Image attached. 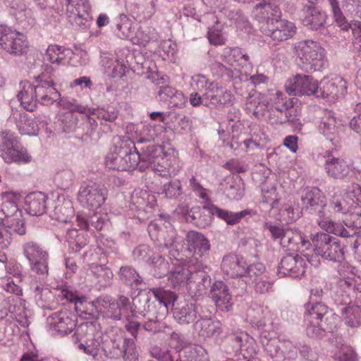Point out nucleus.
Returning <instances> with one entry per match:
<instances>
[{
	"mask_svg": "<svg viewBox=\"0 0 361 361\" xmlns=\"http://www.w3.org/2000/svg\"><path fill=\"white\" fill-rule=\"evenodd\" d=\"M0 157L8 164L31 161V156L18 142V137L11 130H2L0 134Z\"/></svg>",
	"mask_w": 361,
	"mask_h": 361,
	"instance_id": "20e7f679",
	"label": "nucleus"
},
{
	"mask_svg": "<svg viewBox=\"0 0 361 361\" xmlns=\"http://www.w3.org/2000/svg\"><path fill=\"white\" fill-rule=\"evenodd\" d=\"M261 32L279 43L292 38L296 33L295 24L286 19L276 18L271 23L260 25Z\"/></svg>",
	"mask_w": 361,
	"mask_h": 361,
	"instance_id": "9d476101",
	"label": "nucleus"
},
{
	"mask_svg": "<svg viewBox=\"0 0 361 361\" xmlns=\"http://www.w3.org/2000/svg\"><path fill=\"white\" fill-rule=\"evenodd\" d=\"M78 331H80L81 334H84L83 342L79 345L80 348L88 355H96L100 343L99 325L96 322H85L79 326Z\"/></svg>",
	"mask_w": 361,
	"mask_h": 361,
	"instance_id": "2eb2a0df",
	"label": "nucleus"
},
{
	"mask_svg": "<svg viewBox=\"0 0 361 361\" xmlns=\"http://www.w3.org/2000/svg\"><path fill=\"white\" fill-rule=\"evenodd\" d=\"M0 47L11 54L20 55L27 48V38L11 27L0 25Z\"/></svg>",
	"mask_w": 361,
	"mask_h": 361,
	"instance_id": "0eeeda50",
	"label": "nucleus"
},
{
	"mask_svg": "<svg viewBox=\"0 0 361 361\" xmlns=\"http://www.w3.org/2000/svg\"><path fill=\"white\" fill-rule=\"evenodd\" d=\"M61 105L63 109H67L71 112H78V113H85V108L80 105L77 100L71 99V100H62Z\"/></svg>",
	"mask_w": 361,
	"mask_h": 361,
	"instance_id": "4d7b16f0",
	"label": "nucleus"
},
{
	"mask_svg": "<svg viewBox=\"0 0 361 361\" xmlns=\"http://www.w3.org/2000/svg\"><path fill=\"white\" fill-rule=\"evenodd\" d=\"M151 291L155 299L159 302V305L164 306L166 311L168 310V307L171 302L176 304V295L173 292L162 288H153Z\"/></svg>",
	"mask_w": 361,
	"mask_h": 361,
	"instance_id": "49530a36",
	"label": "nucleus"
},
{
	"mask_svg": "<svg viewBox=\"0 0 361 361\" xmlns=\"http://www.w3.org/2000/svg\"><path fill=\"white\" fill-rule=\"evenodd\" d=\"M181 361H210L207 351L201 345H190L183 349Z\"/></svg>",
	"mask_w": 361,
	"mask_h": 361,
	"instance_id": "4c0bfd02",
	"label": "nucleus"
},
{
	"mask_svg": "<svg viewBox=\"0 0 361 361\" xmlns=\"http://www.w3.org/2000/svg\"><path fill=\"white\" fill-rule=\"evenodd\" d=\"M107 196L106 188L94 184H83L78 191V200L83 207L95 211L105 202Z\"/></svg>",
	"mask_w": 361,
	"mask_h": 361,
	"instance_id": "1a4fd4ad",
	"label": "nucleus"
},
{
	"mask_svg": "<svg viewBox=\"0 0 361 361\" xmlns=\"http://www.w3.org/2000/svg\"><path fill=\"white\" fill-rule=\"evenodd\" d=\"M338 152L336 149H334L331 151H326L324 155V169L329 176L336 178L338 169Z\"/></svg>",
	"mask_w": 361,
	"mask_h": 361,
	"instance_id": "79ce46f5",
	"label": "nucleus"
},
{
	"mask_svg": "<svg viewBox=\"0 0 361 361\" xmlns=\"http://www.w3.org/2000/svg\"><path fill=\"white\" fill-rule=\"evenodd\" d=\"M283 145L292 152H296L298 147V137L296 135H288L283 140Z\"/></svg>",
	"mask_w": 361,
	"mask_h": 361,
	"instance_id": "774afa93",
	"label": "nucleus"
},
{
	"mask_svg": "<svg viewBox=\"0 0 361 361\" xmlns=\"http://www.w3.org/2000/svg\"><path fill=\"white\" fill-rule=\"evenodd\" d=\"M47 196L42 192L27 195L25 200V210L32 216H40L47 210Z\"/></svg>",
	"mask_w": 361,
	"mask_h": 361,
	"instance_id": "393cba45",
	"label": "nucleus"
},
{
	"mask_svg": "<svg viewBox=\"0 0 361 361\" xmlns=\"http://www.w3.org/2000/svg\"><path fill=\"white\" fill-rule=\"evenodd\" d=\"M294 50L302 63L311 70L320 71L326 64L325 50L317 42L300 41L295 44Z\"/></svg>",
	"mask_w": 361,
	"mask_h": 361,
	"instance_id": "39448f33",
	"label": "nucleus"
},
{
	"mask_svg": "<svg viewBox=\"0 0 361 361\" xmlns=\"http://www.w3.org/2000/svg\"><path fill=\"white\" fill-rule=\"evenodd\" d=\"M210 295L216 305L222 311L228 312L232 307V296L228 286L221 281H216L212 286Z\"/></svg>",
	"mask_w": 361,
	"mask_h": 361,
	"instance_id": "4be33fe9",
	"label": "nucleus"
},
{
	"mask_svg": "<svg viewBox=\"0 0 361 361\" xmlns=\"http://www.w3.org/2000/svg\"><path fill=\"white\" fill-rule=\"evenodd\" d=\"M36 82L37 84L33 85V87L37 102L48 106L60 98V93L55 88L52 80L44 79V75H42L37 78Z\"/></svg>",
	"mask_w": 361,
	"mask_h": 361,
	"instance_id": "dca6fc26",
	"label": "nucleus"
},
{
	"mask_svg": "<svg viewBox=\"0 0 361 361\" xmlns=\"http://www.w3.org/2000/svg\"><path fill=\"white\" fill-rule=\"evenodd\" d=\"M269 107L270 103L267 96L256 90H252L249 93L245 102L247 114H252L255 118L260 119Z\"/></svg>",
	"mask_w": 361,
	"mask_h": 361,
	"instance_id": "f3484780",
	"label": "nucleus"
},
{
	"mask_svg": "<svg viewBox=\"0 0 361 361\" xmlns=\"http://www.w3.org/2000/svg\"><path fill=\"white\" fill-rule=\"evenodd\" d=\"M1 225L6 228H10L19 235H24L26 232L25 219L23 216L22 212H17L14 216L7 219Z\"/></svg>",
	"mask_w": 361,
	"mask_h": 361,
	"instance_id": "c03bdc74",
	"label": "nucleus"
},
{
	"mask_svg": "<svg viewBox=\"0 0 361 361\" xmlns=\"http://www.w3.org/2000/svg\"><path fill=\"white\" fill-rule=\"evenodd\" d=\"M11 243V233L0 224V251L7 249Z\"/></svg>",
	"mask_w": 361,
	"mask_h": 361,
	"instance_id": "680f3d73",
	"label": "nucleus"
},
{
	"mask_svg": "<svg viewBox=\"0 0 361 361\" xmlns=\"http://www.w3.org/2000/svg\"><path fill=\"white\" fill-rule=\"evenodd\" d=\"M120 278L122 281L129 286H137L142 282L141 276L130 267H122L120 269Z\"/></svg>",
	"mask_w": 361,
	"mask_h": 361,
	"instance_id": "a18cd8bd",
	"label": "nucleus"
},
{
	"mask_svg": "<svg viewBox=\"0 0 361 361\" xmlns=\"http://www.w3.org/2000/svg\"><path fill=\"white\" fill-rule=\"evenodd\" d=\"M131 144L130 140H123L119 145H115L106 157V166L111 169L121 171L135 169L139 162L142 161V154L136 150L135 146L133 150Z\"/></svg>",
	"mask_w": 361,
	"mask_h": 361,
	"instance_id": "f03ea898",
	"label": "nucleus"
},
{
	"mask_svg": "<svg viewBox=\"0 0 361 361\" xmlns=\"http://www.w3.org/2000/svg\"><path fill=\"white\" fill-rule=\"evenodd\" d=\"M154 275L161 278L169 271V263L161 256H154L152 259Z\"/></svg>",
	"mask_w": 361,
	"mask_h": 361,
	"instance_id": "09e8293b",
	"label": "nucleus"
},
{
	"mask_svg": "<svg viewBox=\"0 0 361 361\" xmlns=\"http://www.w3.org/2000/svg\"><path fill=\"white\" fill-rule=\"evenodd\" d=\"M306 267V260L301 256L296 255L295 256L287 255L283 257L279 268L280 273L298 278L304 275Z\"/></svg>",
	"mask_w": 361,
	"mask_h": 361,
	"instance_id": "6ab92c4d",
	"label": "nucleus"
},
{
	"mask_svg": "<svg viewBox=\"0 0 361 361\" xmlns=\"http://www.w3.org/2000/svg\"><path fill=\"white\" fill-rule=\"evenodd\" d=\"M123 359L124 361H138V354L133 343L124 350Z\"/></svg>",
	"mask_w": 361,
	"mask_h": 361,
	"instance_id": "69168bd1",
	"label": "nucleus"
},
{
	"mask_svg": "<svg viewBox=\"0 0 361 361\" xmlns=\"http://www.w3.org/2000/svg\"><path fill=\"white\" fill-rule=\"evenodd\" d=\"M280 15L281 11L275 0H264L262 3L257 4L252 11V16L261 25L271 23V20L279 18Z\"/></svg>",
	"mask_w": 361,
	"mask_h": 361,
	"instance_id": "a211bd4d",
	"label": "nucleus"
},
{
	"mask_svg": "<svg viewBox=\"0 0 361 361\" xmlns=\"http://www.w3.org/2000/svg\"><path fill=\"white\" fill-rule=\"evenodd\" d=\"M340 361H358V357L351 346L342 345L340 347Z\"/></svg>",
	"mask_w": 361,
	"mask_h": 361,
	"instance_id": "6e6d98bb",
	"label": "nucleus"
},
{
	"mask_svg": "<svg viewBox=\"0 0 361 361\" xmlns=\"http://www.w3.org/2000/svg\"><path fill=\"white\" fill-rule=\"evenodd\" d=\"M142 161L149 164L159 176H175L180 169L178 153L166 145H149L142 152Z\"/></svg>",
	"mask_w": 361,
	"mask_h": 361,
	"instance_id": "f257e3e1",
	"label": "nucleus"
},
{
	"mask_svg": "<svg viewBox=\"0 0 361 361\" xmlns=\"http://www.w3.org/2000/svg\"><path fill=\"white\" fill-rule=\"evenodd\" d=\"M207 37L209 42L214 45H222L225 43V38L221 32L214 28L209 29Z\"/></svg>",
	"mask_w": 361,
	"mask_h": 361,
	"instance_id": "13d9d810",
	"label": "nucleus"
},
{
	"mask_svg": "<svg viewBox=\"0 0 361 361\" xmlns=\"http://www.w3.org/2000/svg\"><path fill=\"white\" fill-rule=\"evenodd\" d=\"M199 335L204 338L218 337L222 333V324L218 319H202L195 324Z\"/></svg>",
	"mask_w": 361,
	"mask_h": 361,
	"instance_id": "bb28decb",
	"label": "nucleus"
},
{
	"mask_svg": "<svg viewBox=\"0 0 361 361\" xmlns=\"http://www.w3.org/2000/svg\"><path fill=\"white\" fill-rule=\"evenodd\" d=\"M190 186L192 188V190L202 199L208 200L209 197L207 193L206 189L202 187V185L197 181V180L192 176L190 179Z\"/></svg>",
	"mask_w": 361,
	"mask_h": 361,
	"instance_id": "bf43d9fd",
	"label": "nucleus"
},
{
	"mask_svg": "<svg viewBox=\"0 0 361 361\" xmlns=\"http://www.w3.org/2000/svg\"><path fill=\"white\" fill-rule=\"evenodd\" d=\"M271 107L274 108L281 115L286 111L293 110V101L291 99L284 100L283 94L281 92H276L273 97L268 98Z\"/></svg>",
	"mask_w": 361,
	"mask_h": 361,
	"instance_id": "37998d69",
	"label": "nucleus"
},
{
	"mask_svg": "<svg viewBox=\"0 0 361 361\" xmlns=\"http://www.w3.org/2000/svg\"><path fill=\"white\" fill-rule=\"evenodd\" d=\"M203 99L209 100L212 104H216L220 102L219 96L222 93L223 90L219 89L216 84L210 82L207 88L204 90Z\"/></svg>",
	"mask_w": 361,
	"mask_h": 361,
	"instance_id": "864d4df0",
	"label": "nucleus"
},
{
	"mask_svg": "<svg viewBox=\"0 0 361 361\" xmlns=\"http://www.w3.org/2000/svg\"><path fill=\"white\" fill-rule=\"evenodd\" d=\"M192 80V85H193L194 87L199 91L205 90L210 83L206 77L202 75H197L193 76Z\"/></svg>",
	"mask_w": 361,
	"mask_h": 361,
	"instance_id": "e2e57ef3",
	"label": "nucleus"
},
{
	"mask_svg": "<svg viewBox=\"0 0 361 361\" xmlns=\"http://www.w3.org/2000/svg\"><path fill=\"white\" fill-rule=\"evenodd\" d=\"M151 353L154 357L159 361H174L170 352L167 350H162L161 349L154 348L151 351Z\"/></svg>",
	"mask_w": 361,
	"mask_h": 361,
	"instance_id": "0e129e2a",
	"label": "nucleus"
},
{
	"mask_svg": "<svg viewBox=\"0 0 361 361\" xmlns=\"http://www.w3.org/2000/svg\"><path fill=\"white\" fill-rule=\"evenodd\" d=\"M90 269L101 287H106L111 283L114 275L109 268L104 265L92 264Z\"/></svg>",
	"mask_w": 361,
	"mask_h": 361,
	"instance_id": "a19ab883",
	"label": "nucleus"
},
{
	"mask_svg": "<svg viewBox=\"0 0 361 361\" xmlns=\"http://www.w3.org/2000/svg\"><path fill=\"white\" fill-rule=\"evenodd\" d=\"M347 198L351 201L350 205L354 208H361V186L353 183L348 189Z\"/></svg>",
	"mask_w": 361,
	"mask_h": 361,
	"instance_id": "3c124183",
	"label": "nucleus"
},
{
	"mask_svg": "<svg viewBox=\"0 0 361 361\" xmlns=\"http://www.w3.org/2000/svg\"><path fill=\"white\" fill-rule=\"evenodd\" d=\"M315 252L323 258L336 262L338 258V242L329 233H318L312 238Z\"/></svg>",
	"mask_w": 361,
	"mask_h": 361,
	"instance_id": "4468645a",
	"label": "nucleus"
},
{
	"mask_svg": "<svg viewBox=\"0 0 361 361\" xmlns=\"http://www.w3.org/2000/svg\"><path fill=\"white\" fill-rule=\"evenodd\" d=\"M17 128L22 135H36L39 132L37 122L26 114H20L17 122Z\"/></svg>",
	"mask_w": 361,
	"mask_h": 361,
	"instance_id": "58836bf2",
	"label": "nucleus"
},
{
	"mask_svg": "<svg viewBox=\"0 0 361 361\" xmlns=\"http://www.w3.org/2000/svg\"><path fill=\"white\" fill-rule=\"evenodd\" d=\"M10 298H6L4 295H0V319L5 318L11 310L9 307Z\"/></svg>",
	"mask_w": 361,
	"mask_h": 361,
	"instance_id": "338daca9",
	"label": "nucleus"
},
{
	"mask_svg": "<svg viewBox=\"0 0 361 361\" xmlns=\"http://www.w3.org/2000/svg\"><path fill=\"white\" fill-rule=\"evenodd\" d=\"M223 61L233 66L234 71L239 72V67L243 66L249 60V56L245 54L240 48L226 47L221 55Z\"/></svg>",
	"mask_w": 361,
	"mask_h": 361,
	"instance_id": "cd10ccee",
	"label": "nucleus"
},
{
	"mask_svg": "<svg viewBox=\"0 0 361 361\" xmlns=\"http://www.w3.org/2000/svg\"><path fill=\"white\" fill-rule=\"evenodd\" d=\"M24 256L30 262V269L44 276L48 275V253L35 241H27L23 245Z\"/></svg>",
	"mask_w": 361,
	"mask_h": 361,
	"instance_id": "6e6552de",
	"label": "nucleus"
},
{
	"mask_svg": "<svg viewBox=\"0 0 361 361\" xmlns=\"http://www.w3.org/2000/svg\"><path fill=\"white\" fill-rule=\"evenodd\" d=\"M20 87L21 90L18 94V98L22 106L27 111H34L37 106V99L33 85L25 80L20 82Z\"/></svg>",
	"mask_w": 361,
	"mask_h": 361,
	"instance_id": "7c9ffc66",
	"label": "nucleus"
},
{
	"mask_svg": "<svg viewBox=\"0 0 361 361\" xmlns=\"http://www.w3.org/2000/svg\"><path fill=\"white\" fill-rule=\"evenodd\" d=\"M15 197L16 193L13 192H5L2 193L4 202L0 210V224L5 222L7 219L14 216L17 212H21V211L18 209L16 202L11 200V199Z\"/></svg>",
	"mask_w": 361,
	"mask_h": 361,
	"instance_id": "473e14b6",
	"label": "nucleus"
},
{
	"mask_svg": "<svg viewBox=\"0 0 361 361\" xmlns=\"http://www.w3.org/2000/svg\"><path fill=\"white\" fill-rule=\"evenodd\" d=\"M306 331L309 336L317 338L323 334L326 326L336 319V314L322 302L307 304L305 313Z\"/></svg>",
	"mask_w": 361,
	"mask_h": 361,
	"instance_id": "7ed1b4c3",
	"label": "nucleus"
},
{
	"mask_svg": "<svg viewBox=\"0 0 361 361\" xmlns=\"http://www.w3.org/2000/svg\"><path fill=\"white\" fill-rule=\"evenodd\" d=\"M161 193H164L166 197L169 199H175L179 197L182 193V188L180 180H175L164 184L161 188Z\"/></svg>",
	"mask_w": 361,
	"mask_h": 361,
	"instance_id": "8fccbe9b",
	"label": "nucleus"
},
{
	"mask_svg": "<svg viewBox=\"0 0 361 361\" xmlns=\"http://www.w3.org/2000/svg\"><path fill=\"white\" fill-rule=\"evenodd\" d=\"M301 200L303 207L311 211L319 210L325 206L324 196L318 188L305 190Z\"/></svg>",
	"mask_w": 361,
	"mask_h": 361,
	"instance_id": "c756f323",
	"label": "nucleus"
},
{
	"mask_svg": "<svg viewBox=\"0 0 361 361\" xmlns=\"http://www.w3.org/2000/svg\"><path fill=\"white\" fill-rule=\"evenodd\" d=\"M67 11L70 17L80 25H85L90 18V4L88 0H66Z\"/></svg>",
	"mask_w": 361,
	"mask_h": 361,
	"instance_id": "b1692460",
	"label": "nucleus"
},
{
	"mask_svg": "<svg viewBox=\"0 0 361 361\" xmlns=\"http://www.w3.org/2000/svg\"><path fill=\"white\" fill-rule=\"evenodd\" d=\"M348 269H350L349 275H348L346 278L344 276L343 280L340 279V283L343 281L347 286H354L357 290L361 292V279L360 277H357L355 279V269L353 267H348Z\"/></svg>",
	"mask_w": 361,
	"mask_h": 361,
	"instance_id": "5fc2aeb1",
	"label": "nucleus"
},
{
	"mask_svg": "<svg viewBox=\"0 0 361 361\" xmlns=\"http://www.w3.org/2000/svg\"><path fill=\"white\" fill-rule=\"evenodd\" d=\"M173 314L176 320L180 324H189L197 318L195 305L182 300L173 304Z\"/></svg>",
	"mask_w": 361,
	"mask_h": 361,
	"instance_id": "5701e85b",
	"label": "nucleus"
},
{
	"mask_svg": "<svg viewBox=\"0 0 361 361\" xmlns=\"http://www.w3.org/2000/svg\"><path fill=\"white\" fill-rule=\"evenodd\" d=\"M97 308L104 317L114 319H119L122 314V309L120 305L109 297L97 299Z\"/></svg>",
	"mask_w": 361,
	"mask_h": 361,
	"instance_id": "c85d7f7f",
	"label": "nucleus"
},
{
	"mask_svg": "<svg viewBox=\"0 0 361 361\" xmlns=\"http://www.w3.org/2000/svg\"><path fill=\"white\" fill-rule=\"evenodd\" d=\"M185 239L189 248L193 250L195 252L200 255H202L210 248L209 240L199 232L195 231H189L186 235Z\"/></svg>",
	"mask_w": 361,
	"mask_h": 361,
	"instance_id": "72a5a7b5",
	"label": "nucleus"
},
{
	"mask_svg": "<svg viewBox=\"0 0 361 361\" xmlns=\"http://www.w3.org/2000/svg\"><path fill=\"white\" fill-rule=\"evenodd\" d=\"M47 323L52 334L63 336L75 329L76 316L68 310H62L50 315Z\"/></svg>",
	"mask_w": 361,
	"mask_h": 361,
	"instance_id": "f8f14e48",
	"label": "nucleus"
},
{
	"mask_svg": "<svg viewBox=\"0 0 361 361\" xmlns=\"http://www.w3.org/2000/svg\"><path fill=\"white\" fill-rule=\"evenodd\" d=\"M191 274L192 272L185 266L177 265L169 276V283L174 288L184 286L190 281Z\"/></svg>",
	"mask_w": 361,
	"mask_h": 361,
	"instance_id": "c9c22d12",
	"label": "nucleus"
},
{
	"mask_svg": "<svg viewBox=\"0 0 361 361\" xmlns=\"http://www.w3.org/2000/svg\"><path fill=\"white\" fill-rule=\"evenodd\" d=\"M269 112L268 116V122L271 125H279L286 122H290L293 125L298 126L300 125V121L296 116H293L292 112H296V110H289L285 113V117L278 113L274 108L271 106L267 109Z\"/></svg>",
	"mask_w": 361,
	"mask_h": 361,
	"instance_id": "e433bc0d",
	"label": "nucleus"
},
{
	"mask_svg": "<svg viewBox=\"0 0 361 361\" xmlns=\"http://www.w3.org/2000/svg\"><path fill=\"white\" fill-rule=\"evenodd\" d=\"M75 214L72 201L64 195L58 196L51 217L56 221L67 224L71 221Z\"/></svg>",
	"mask_w": 361,
	"mask_h": 361,
	"instance_id": "412c9836",
	"label": "nucleus"
},
{
	"mask_svg": "<svg viewBox=\"0 0 361 361\" xmlns=\"http://www.w3.org/2000/svg\"><path fill=\"white\" fill-rule=\"evenodd\" d=\"M71 49L57 44L49 45L46 51V59L52 64L63 65L71 56Z\"/></svg>",
	"mask_w": 361,
	"mask_h": 361,
	"instance_id": "f704fd0d",
	"label": "nucleus"
},
{
	"mask_svg": "<svg viewBox=\"0 0 361 361\" xmlns=\"http://www.w3.org/2000/svg\"><path fill=\"white\" fill-rule=\"evenodd\" d=\"M345 18H341L340 15V28L343 30H348L349 27L352 28L353 34L355 38V44H359V51H361V23H355L350 25L346 23Z\"/></svg>",
	"mask_w": 361,
	"mask_h": 361,
	"instance_id": "603ef678",
	"label": "nucleus"
},
{
	"mask_svg": "<svg viewBox=\"0 0 361 361\" xmlns=\"http://www.w3.org/2000/svg\"><path fill=\"white\" fill-rule=\"evenodd\" d=\"M303 12V24L305 26H310L312 29H318L322 26L326 21V14L317 7L305 6Z\"/></svg>",
	"mask_w": 361,
	"mask_h": 361,
	"instance_id": "2f4dec72",
	"label": "nucleus"
},
{
	"mask_svg": "<svg viewBox=\"0 0 361 361\" xmlns=\"http://www.w3.org/2000/svg\"><path fill=\"white\" fill-rule=\"evenodd\" d=\"M268 229L274 240H279L280 245L286 251L302 252L311 245L310 242L305 240L302 233L296 230L276 226H269Z\"/></svg>",
	"mask_w": 361,
	"mask_h": 361,
	"instance_id": "423d86ee",
	"label": "nucleus"
},
{
	"mask_svg": "<svg viewBox=\"0 0 361 361\" xmlns=\"http://www.w3.org/2000/svg\"><path fill=\"white\" fill-rule=\"evenodd\" d=\"M285 87L289 94L312 96L318 93L319 83L310 75L297 74L287 80Z\"/></svg>",
	"mask_w": 361,
	"mask_h": 361,
	"instance_id": "ddd939ff",
	"label": "nucleus"
},
{
	"mask_svg": "<svg viewBox=\"0 0 361 361\" xmlns=\"http://www.w3.org/2000/svg\"><path fill=\"white\" fill-rule=\"evenodd\" d=\"M243 278L247 284L253 286L259 293L268 292L272 286L265 266L262 263L247 265Z\"/></svg>",
	"mask_w": 361,
	"mask_h": 361,
	"instance_id": "9b49d317",
	"label": "nucleus"
},
{
	"mask_svg": "<svg viewBox=\"0 0 361 361\" xmlns=\"http://www.w3.org/2000/svg\"><path fill=\"white\" fill-rule=\"evenodd\" d=\"M247 262L243 257L228 255L223 258L221 269L228 276L235 278L243 277L246 273Z\"/></svg>",
	"mask_w": 361,
	"mask_h": 361,
	"instance_id": "aec40b11",
	"label": "nucleus"
},
{
	"mask_svg": "<svg viewBox=\"0 0 361 361\" xmlns=\"http://www.w3.org/2000/svg\"><path fill=\"white\" fill-rule=\"evenodd\" d=\"M343 314L345 315V320L348 325L355 326L361 323V307L359 306L348 307Z\"/></svg>",
	"mask_w": 361,
	"mask_h": 361,
	"instance_id": "de8ad7c7",
	"label": "nucleus"
},
{
	"mask_svg": "<svg viewBox=\"0 0 361 361\" xmlns=\"http://www.w3.org/2000/svg\"><path fill=\"white\" fill-rule=\"evenodd\" d=\"M319 129L326 137H330L337 133L338 129L337 120L333 112L328 111L324 113L319 125Z\"/></svg>",
	"mask_w": 361,
	"mask_h": 361,
	"instance_id": "ea45409f",
	"label": "nucleus"
},
{
	"mask_svg": "<svg viewBox=\"0 0 361 361\" xmlns=\"http://www.w3.org/2000/svg\"><path fill=\"white\" fill-rule=\"evenodd\" d=\"M203 208L211 215L216 216L219 219H223L228 225H235L238 224L242 218L249 214L247 210H243L240 212H228L209 202L204 204Z\"/></svg>",
	"mask_w": 361,
	"mask_h": 361,
	"instance_id": "a878e982",
	"label": "nucleus"
},
{
	"mask_svg": "<svg viewBox=\"0 0 361 361\" xmlns=\"http://www.w3.org/2000/svg\"><path fill=\"white\" fill-rule=\"evenodd\" d=\"M175 95L182 96V94L171 86L161 87L158 92L159 99L161 101H166Z\"/></svg>",
	"mask_w": 361,
	"mask_h": 361,
	"instance_id": "052dcab7",
	"label": "nucleus"
}]
</instances>
